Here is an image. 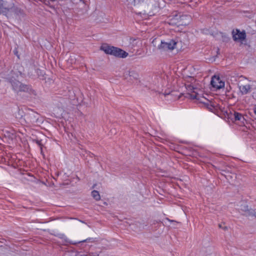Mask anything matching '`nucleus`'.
<instances>
[{
	"mask_svg": "<svg viewBox=\"0 0 256 256\" xmlns=\"http://www.w3.org/2000/svg\"><path fill=\"white\" fill-rule=\"evenodd\" d=\"M178 42L174 40H170L168 42L161 41L160 44L158 46V49L161 52L172 50L177 47Z\"/></svg>",
	"mask_w": 256,
	"mask_h": 256,
	"instance_id": "nucleus-5",
	"label": "nucleus"
},
{
	"mask_svg": "<svg viewBox=\"0 0 256 256\" xmlns=\"http://www.w3.org/2000/svg\"><path fill=\"white\" fill-rule=\"evenodd\" d=\"M37 142V144H38L40 146H41L42 144H41V143H40V141H37V142Z\"/></svg>",
	"mask_w": 256,
	"mask_h": 256,
	"instance_id": "nucleus-22",
	"label": "nucleus"
},
{
	"mask_svg": "<svg viewBox=\"0 0 256 256\" xmlns=\"http://www.w3.org/2000/svg\"><path fill=\"white\" fill-rule=\"evenodd\" d=\"M186 17V16H180V15L175 14L174 17L170 20L171 22H170V24H176L178 26L186 25L187 24L183 22L182 20Z\"/></svg>",
	"mask_w": 256,
	"mask_h": 256,
	"instance_id": "nucleus-11",
	"label": "nucleus"
},
{
	"mask_svg": "<svg viewBox=\"0 0 256 256\" xmlns=\"http://www.w3.org/2000/svg\"><path fill=\"white\" fill-rule=\"evenodd\" d=\"M92 195L94 198L96 200H98L100 199V194L97 190H93L92 192Z\"/></svg>",
	"mask_w": 256,
	"mask_h": 256,
	"instance_id": "nucleus-15",
	"label": "nucleus"
},
{
	"mask_svg": "<svg viewBox=\"0 0 256 256\" xmlns=\"http://www.w3.org/2000/svg\"><path fill=\"white\" fill-rule=\"evenodd\" d=\"M38 118L39 114L32 110H29L24 115L25 121L28 124H33L36 123Z\"/></svg>",
	"mask_w": 256,
	"mask_h": 256,
	"instance_id": "nucleus-7",
	"label": "nucleus"
},
{
	"mask_svg": "<svg viewBox=\"0 0 256 256\" xmlns=\"http://www.w3.org/2000/svg\"><path fill=\"white\" fill-rule=\"evenodd\" d=\"M60 238L62 240H64V242H70L68 240L66 236L63 234H60L58 235Z\"/></svg>",
	"mask_w": 256,
	"mask_h": 256,
	"instance_id": "nucleus-17",
	"label": "nucleus"
},
{
	"mask_svg": "<svg viewBox=\"0 0 256 256\" xmlns=\"http://www.w3.org/2000/svg\"><path fill=\"white\" fill-rule=\"evenodd\" d=\"M100 48L106 54H110L119 58H124L128 55V53L122 49L106 44L102 45Z\"/></svg>",
	"mask_w": 256,
	"mask_h": 256,
	"instance_id": "nucleus-4",
	"label": "nucleus"
},
{
	"mask_svg": "<svg viewBox=\"0 0 256 256\" xmlns=\"http://www.w3.org/2000/svg\"><path fill=\"white\" fill-rule=\"evenodd\" d=\"M238 210L244 212V214L246 216H256V210L252 208H249L247 204L244 202H242L240 204Z\"/></svg>",
	"mask_w": 256,
	"mask_h": 256,
	"instance_id": "nucleus-8",
	"label": "nucleus"
},
{
	"mask_svg": "<svg viewBox=\"0 0 256 256\" xmlns=\"http://www.w3.org/2000/svg\"><path fill=\"white\" fill-rule=\"evenodd\" d=\"M195 82L196 80L194 77L188 76L187 78V80H186V82L185 83L186 88L188 92H192V94H188V95L190 98L198 99L200 100V102L205 104L210 110H212L215 107V106L206 98H202V99L200 98L198 94L194 90L196 88L194 85Z\"/></svg>",
	"mask_w": 256,
	"mask_h": 256,
	"instance_id": "nucleus-1",
	"label": "nucleus"
},
{
	"mask_svg": "<svg viewBox=\"0 0 256 256\" xmlns=\"http://www.w3.org/2000/svg\"><path fill=\"white\" fill-rule=\"evenodd\" d=\"M254 114L256 115V104H255L254 106Z\"/></svg>",
	"mask_w": 256,
	"mask_h": 256,
	"instance_id": "nucleus-21",
	"label": "nucleus"
},
{
	"mask_svg": "<svg viewBox=\"0 0 256 256\" xmlns=\"http://www.w3.org/2000/svg\"><path fill=\"white\" fill-rule=\"evenodd\" d=\"M232 38L234 41H242L245 40L246 34L244 31L240 32L239 30H234L232 32Z\"/></svg>",
	"mask_w": 256,
	"mask_h": 256,
	"instance_id": "nucleus-10",
	"label": "nucleus"
},
{
	"mask_svg": "<svg viewBox=\"0 0 256 256\" xmlns=\"http://www.w3.org/2000/svg\"><path fill=\"white\" fill-rule=\"evenodd\" d=\"M212 86L217 90L220 89L224 86V82L220 80V77L214 76L210 82Z\"/></svg>",
	"mask_w": 256,
	"mask_h": 256,
	"instance_id": "nucleus-9",
	"label": "nucleus"
},
{
	"mask_svg": "<svg viewBox=\"0 0 256 256\" xmlns=\"http://www.w3.org/2000/svg\"><path fill=\"white\" fill-rule=\"evenodd\" d=\"M10 82L14 90L18 93L20 92H25L28 93L30 95H36L35 90L32 89V88L28 86L22 84L20 82L16 80L14 76H12V78H10Z\"/></svg>",
	"mask_w": 256,
	"mask_h": 256,
	"instance_id": "nucleus-2",
	"label": "nucleus"
},
{
	"mask_svg": "<svg viewBox=\"0 0 256 256\" xmlns=\"http://www.w3.org/2000/svg\"><path fill=\"white\" fill-rule=\"evenodd\" d=\"M246 79L244 76H240L238 78V88L240 93L242 95L248 94L252 89V87L250 84H246Z\"/></svg>",
	"mask_w": 256,
	"mask_h": 256,
	"instance_id": "nucleus-6",
	"label": "nucleus"
},
{
	"mask_svg": "<svg viewBox=\"0 0 256 256\" xmlns=\"http://www.w3.org/2000/svg\"><path fill=\"white\" fill-rule=\"evenodd\" d=\"M218 226L220 228H222L224 231H226L228 230V227L224 226V224H219Z\"/></svg>",
	"mask_w": 256,
	"mask_h": 256,
	"instance_id": "nucleus-18",
	"label": "nucleus"
},
{
	"mask_svg": "<svg viewBox=\"0 0 256 256\" xmlns=\"http://www.w3.org/2000/svg\"><path fill=\"white\" fill-rule=\"evenodd\" d=\"M129 76L130 78H134V80H138L140 78L139 74L134 70H131L129 72Z\"/></svg>",
	"mask_w": 256,
	"mask_h": 256,
	"instance_id": "nucleus-14",
	"label": "nucleus"
},
{
	"mask_svg": "<svg viewBox=\"0 0 256 256\" xmlns=\"http://www.w3.org/2000/svg\"><path fill=\"white\" fill-rule=\"evenodd\" d=\"M252 97L256 100V86L253 89Z\"/></svg>",
	"mask_w": 256,
	"mask_h": 256,
	"instance_id": "nucleus-19",
	"label": "nucleus"
},
{
	"mask_svg": "<svg viewBox=\"0 0 256 256\" xmlns=\"http://www.w3.org/2000/svg\"><path fill=\"white\" fill-rule=\"evenodd\" d=\"M92 240V238H88V239H86L85 240H82V241H80L78 242V243H80V242H90V240Z\"/></svg>",
	"mask_w": 256,
	"mask_h": 256,
	"instance_id": "nucleus-20",
	"label": "nucleus"
},
{
	"mask_svg": "<svg viewBox=\"0 0 256 256\" xmlns=\"http://www.w3.org/2000/svg\"><path fill=\"white\" fill-rule=\"evenodd\" d=\"M233 117L235 120L241 121L242 120H244L242 114L237 112H234V114H231L230 118H233Z\"/></svg>",
	"mask_w": 256,
	"mask_h": 256,
	"instance_id": "nucleus-13",
	"label": "nucleus"
},
{
	"mask_svg": "<svg viewBox=\"0 0 256 256\" xmlns=\"http://www.w3.org/2000/svg\"><path fill=\"white\" fill-rule=\"evenodd\" d=\"M130 42L132 44V47H135L137 46L138 42L136 39L130 38Z\"/></svg>",
	"mask_w": 256,
	"mask_h": 256,
	"instance_id": "nucleus-16",
	"label": "nucleus"
},
{
	"mask_svg": "<svg viewBox=\"0 0 256 256\" xmlns=\"http://www.w3.org/2000/svg\"><path fill=\"white\" fill-rule=\"evenodd\" d=\"M67 101L66 100L62 98H58L55 100V106L60 112L63 111L67 104Z\"/></svg>",
	"mask_w": 256,
	"mask_h": 256,
	"instance_id": "nucleus-12",
	"label": "nucleus"
},
{
	"mask_svg": "<svg viewBox=\"0 0 256 256\" xmlns=\"http://www.w3.org/2000/svg\"><path fill=\"white\" fill-rule=\"evenodd\" d=\"M155 42H156V40H153L152 44H154V43Z\"/></svg>",
	"mask_w": 256,
	"mask_h": 256,
	"instance_id": "nucleus-24",
	"label": "nucleus"
},
{
	"mask_svg": "<svg viewBox=\"0 0 256 256\" xmlns=\"http://www.w3.org/2000/svg\"><path fill=\"white\" fill-rule=\"evenodd\" d=\"M14 0H0V14L8 16L16 12V8Z\"/></svg>",
	"mask_w": 256,
	"mask_h": 256,
	"instance_id": "nucleus-3",
	"label": "nucleus"
},
{
	"mask_svg": "<svg viewBox=\"0 0 256 256\" xmlns=\"http://www.w3.org/2000/svg\"><path fill=\"white\" fill-rule=\"evenodd\" d=\"M226 179L228 180V178L232 177V176L230 175H228V176H226Z\"/></svg>",
	"mask_w": 256,
	"mask_h": 256,
	"instance_id": "nucleus-23",
	"label": "nucleus"
}]
</instances>
